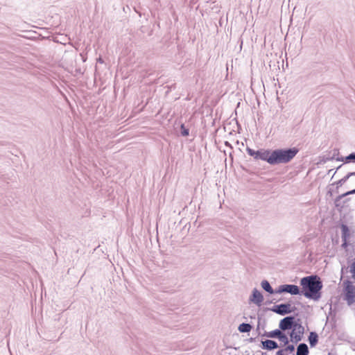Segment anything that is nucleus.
<instances>
[{"label":"nucleus","mask_w":355,"mask_h":355,"mask_svg":"<svg viewBox=\"0 0 355 355\" xmlns=\"http://www.w3.org/2000/svg\"><path fill=\"white\" fill-rule=\"evenodd\" d=\"M180 134L183 137H187L189 135V129L184 123H182L180 125Z\"/></svg>","instance_id":"obj_22"},{"label":"nucleus","mask_w":355,"mask_h":355,"mask_svg":"<svg viewBox=\"0 0 355 355\" xmlns=\"http://www.w3.org/2000/svg\"><path fill=\"white\" fill-rule=\"evenodd\" d=\"M250 301L257 306H260L263 301V296L259 290L254 288L250 296Z\"/></svg>","instance_id":"obj_10"},{"label":"nucleus","mask_w":355,"mask_h":355,"mask_svg":"<svg viewBox=\"0 0 355 355\" xmlns=\"http://www.w3.org/2000/svg\"><path fill=\"white\" fill-rule=\"evenodd\" d=\"M256 331L258 332V336H261V333L260 332V327H259V323L258 324L257 328H256Z\"/></svg>","instance_id":"obj_27"},{"label":"nucleus","mask_w":355,"mask_h":355,"mask_svg":"<svg viewBox=\"0 0 355 355\" xmlns=\"http://www.w3.org/2000/svg\"><path fill=\"white\" fill-rule=\"evenodd\" d=\"M344 300L349 306L355 302V286L349 279L343 282Z\"/></svg>","instance_id":"obj_3"},{"label":"nucleus","mask_w":355,"mask_h":355,"mask_svg":"<svg viewBox=\"0 0 355 355\" xmlns=\"http://www.w3.org/2000/svg\"><path fill=\"white\" fill-rule=\"evenodd\" d=\"M304 333V327L301 324V328L297 329L296 332V335L292 337V343L294 344L298 343L303 338V335Z\"/></svg>","instance_id":"obj_14"},{"label":"nucleus","mask_w":355,"mask_h":355,"mask_svg":"<svg viewBox=\"0 0 355 355\" xmlns=\"http://www.w3.org/2000/svg\"><path fill=\"white\" fill-rule=\"evenodd\" d=\"M327 194L329 195L330 196H332V191L331 190L328 191Z\"/></svg>","instance_id":"obj_35"},{"label":"nucleus","mask_w":355,"mask_h":355,"mask_svg":"<svg viewBox=\"0 0 355 355\" xmlns=\"http://www.w3.org/2000/svg\"><path fill=\"white\" fill-rule=\"evenodd\" d=\"M301 328V323L298 324L297 325H296V327H294L293 328H292L291 330V331L288 333L289 334V336H290V340L292 342V337L295 336L296 335V332L297 331V329H300Z\"/></svg>","instance_id":"obj_23"},{"label":"nucleus","mask_w":355,"mask_h":355,"mask_svg":"<svg viewBox=\"0 0 355 355\" xmlns=\"http://www.w3.org/2000/svg\"><path fill=\"white\" fill-rule=\"evenodd\" d=\"M284 332L285 331L280 330L277 339L280 342L283 343L284 345H286L291 340L288 339L287 335Z\"/></svg>","instance_id":"obj_20"},{"label":"nucleus","mask_w":355,"mask_h":355,"mask_svg":"<svg viewBox=\"0 0 355 355\" xmlns=\"http://www.w3.org/2000/svg\"><path fill=\"white\" fill-rule=\"evenodd\" d=\"M298 152L299 149L296 147L270 150L269 164L270 165H277L288 163L296 156Z\"/></svg>","instance_id":"obj_2"},{"label":"nucleus","mask_w":355,"mask_h":355,"mask_svg":"<svg viewBox=\"0 0 355 355\" xmlns=\"http://www.w3.org/2000/svg\"><path fill=\"white\" fill-rule=\"evenodd\" d=\"M300 284L302 288H300L299 295H304L314 301H318L321 298L323 284L319 276L312 275L304 277L300 279Z\"/></svg>","instance_id":"obj_1"},{"label":"nucleus","mask_w":355,"mask_h":355,"mask_svg":"<svg viewBox=\"0 0 355 355\" xmlns=\"http://www.w3.org/2000/svg\"><path fill=\"white\" fill-rule=\"evenodd\" d=\"M339 196H337L334 200V205L338 209H343L347 204L350 201V198H338Z\"/></svg>","instance_id":"obj_12"},{"label":"nucleus","mask_w":355,"mask_h":355,"mask_svg":"<svg viewBox=\"0 0 355 355\" xmlns=\"http://www.w3.org/2000/svg\"><path fill=\"white\" fill-rule=\"evenodd\" d=\"M246 151L250 156L253 157L255 159H261L262 161L267 162L269 164L270 150L260 149L255 150L247 147Z\"/></svg>","instance_id":"obj_6"},{"label":"nucleus","mask_w":355,"mask_h":355,"mask_svg":"<svg viewBox=\"0 0 355 355\" xmlns=\"http://www.w3.org/2000/svg\"><path fill=\"white\" fill-rule=\"evenodd\" d=\"M275 292L278 294L286 293L292 295H297L300 294V287L295 284H282L275 289Z\"/></svg>","instance_id":"obj_7"},{"label":"nucleus","mask_w":355,"mask_h":355,"mask_svg":"<svg viewBox=\"0 0 355 355\" xmlns=\"http://www.w3.org/2000/svg\"><path fill=\"white\" fill-rule=\"evenodd\" d=\"M311 347H315L318 343V335L315 331H311L308 337Z\"/></svg>","instance_id":"obj_16"},{"label":"nucleus","mask_w":355,"mask_h":355,"mask_svg":"<svg viewBox=\"0 0 355 355\" xmlns=\"http://www.w3.org/2000/svg\"><path fill=\"white\" fill-rule=\"evenodd\" d=\"M349 176L347 174L345 177L339 180L338 181L336 182L334 184H336V192H338V188L341 186H343L349 179Z\"/></svg>","instance_id":"obj_21"},{"label":"nucleus","mask_w":355,"mask_h":355,"mask_svg":"<svg viewBox=\"0 0 355 355\" xmlns=\"http://www.w3.org/2000/svg\"><path fill=\"white\" fill-rule=\"evenodd\" d=\"M268 309L278 315H285L295 312L297 308L295 306H292L290 302H287L274 305Z\"/></svg>","instance_id":"obj_4"},{"label":"nucleus","mask_w":355,"mask_h":355,"mask_svg":"<svg viewBox=\"0 0 355 355\" xmlns=\"http://www.w3.org/2000/svg\"><path fill=\"white\" fill-rule=\"evenodd\" d=\"M352 277L355 282V272L352 273Z\"/></svg>","instance_id":"obj_34"},{"label":"nucleus","mask_w":355,"mask_h":355,"mask_svg":"<svg viewBox=\"0 0 355 355\" xmlns=\"http://www.w3.org/2000/svg\"><path fill=\"white\" fill-rule=\"evenodd\" d=\"M252 328L253 327L252 324L243 322L239 325L238 330L240 333H249Z\"/></svg>","instance_id":"obj_18"},{"label":"nucleus","mask_w":355,"mask_h":355,"mask_svg":"<svg viewBox=\"0 0 355 355\" xmlns=\"http://www.w3.org/2000/svg\"><path fill=\"white\" fill-rule=\"evenodd\" d=\"M337 157H339V149L334 148L332 151L326 152L325 154L320 156V161L318 164H325L328 161L333 160L334 159L336 160Z\"/></svg>","instance_id":"obj_8"},{"label":"nucleus","mask_w":355,"mask_h":355,"mask_svg":"<svg viewBox=\"0 0 355 355\" xmlns=\"http://www.w3.org/2000/svg\"><path fill=\"white\" fill-rule=\"evenodd\" d=\"M279 329H276L275 330L270 331H265L263 334H261V337H267L270 338H278L279 334Z\"/></svg>","instance_id":"obj_19"},{"label":"nucleus","mask_w":355,"mask_h":355,"mask_svg":"<svg viewBox=\"0 0 355 355\" xmlns=\"http://www.w3.org/2000/svg\"><path fill=\"white\" fill-rule=\"evenodd\" d=\"M225 145L227 146H231V144L228 141H225Z\"/></svg>","instance_id":"obj_33"},{"label":"nucleus","mask_w":355,"mask_h":355,"mask_svg":"<svg viewBox=\"0 0 355 355\" xmlns=\"http://www.w3.org/2000/svg\"><path fill=\"white\" fill-rule=\"evenodd\" d=\"M286 347L284 349H282V350H284V352H288V353H293L295 351V345L293 344H288L285 345Z\"/></svg>","instance_id":"obj_24"},{"label":"nucleus","mask_w":355,"mask_h":355,"mask_svg":"<svg viewBox=\"0 0 355 355\" xmlns=\"http://www.w3.org/2000/svg\"><path fill=\"white\" fill-rule=\"evenodd\" d=\"M272 302V301H268L266 302V304H271Z\"/></svg>","instance_id":"obj_37"},{"label":"nucleus","mask_w":355,"mask_h":355,"mask_svg":"<svg viewBox=\"0 0 355 355\" xmlns=\"http://www.w3.org/2000/svg\"><path fill=\"white\" fill-rule=\"evenodd\" d=\"M256 340V338H250L248 340L250 342V343H253Z\"/></svg>","instance_id":"obj_31"},{"label":"nucleus","mask_w":355,"mask_h":355,"mask_svg":"<svg viewBox=\"0 0 355 355\" xmlns=\"http://www.w3.org/2000/svg\"><path fill=\"white\" fill-rule=\"evenodd\" d=\"M261 347L268 351L274 350L279 347V345L276 341L270 339L261 340Z\"/></svg>","instance_id":"obj_11"},{"label":"nucleus","mask_w":355,"mask_h":355,"mask_svg":"<svg viewBox=\"0 0 355 355\" xmlns=\"http://www.w3.org/2000/svg\"><path fill=\"white\" fill-rule=\"evenodd\" d=\"M349 178L352 177V176H355V172H349L347 173Z\"/></svg>","instance_id":"obj_29"},{"label":"nucleus","mask_w":355,"mask_h":355,"mask_svg":"<svg viewBox=\"0 0 355 355\" xmlns=\"http://www.w3.org/2000/svg\"><path fill=\"white\" fill-rule=\"evenodd\" d=\"M343 166V164H340L339 166H338V167H337V168H336V170L334 171V173L333 175H334L336 174V171H337L338 170H339L340 168H341ZM333 177H334V176H332V178H333Z\"/></svg>","instance_id":"obj_28"},{"label":"nucleus","mask_w":355,"mask_h":355,"mask_svg":"<svg viewBox=\"0 0 355 355\" xmlns=\"http://www.w3.org/2000/svg\"><path fill=\"white\" fill-rule=\"evenodd\" d=\"M261 288L266 291L267 293L270 294H276L275 292V290H274L272 286H270V282L268 280H263L261 283Z\"/></svg>","instance_id":"obj_17"},{"label":"nucleus","mask_w":355,"mask_h":355,"mask_svg":"<svg viewBox=\"0 0 355 355\" xmlns=\"http://www.w3.org/2000/svg\"><path fill=\"white\" fill-rule=\"evenodd\" d=\"M336 161L343 162L345 164L354 162L355 163V152L349 154L346 157H337Z\"/></svg>","instance_id":"obj_15"},{"label":"nucleus","mask_w":355,"mask_h":355,"mask_svg":"<svg viewBox=\"0 0 355 355\" xmlns=\"http://www.w3.org/2000/svg\"><path fill=\"white\" fill-rule=\"evenodd\" d=\"M349 272L351 273L355 272V257L354 258L352 263L349 266Z\"/></svg>","instance_id":"obj_26"},{"label":"nucleus","mask_w":355,"mask_h":355,"mask_svg":"<svg viewBox=\"0 0 355 355\" xmlns=\"http://www.w3.org/2000/svg\"><path fill=\"white\" fill-rule=\"evenodd\" d=\"M332 171H333V169H330V170L328 171V174L332 173Z\"/></svg>","instance_id":"obj_36"},{"label":"nucleus","mask_w":355,"mask_h":355,"mask_svg":"<svg viewBox=\"0 0 355 355\" xmlns=\"http://www.w3.org/2000/svg\"><path fill=\"white\" fill-rule=\"evenodd\" d=\"M352 194H355V189H352V190H350V191H348L341 195H339V198H344L349 195H352Z\"/></svg>","instance_id":"obj_25"},{"label":"nucleus","mask_w":355,"mask_h":355,"mask_svg":"<svg viewBox=\"0 0 355 355\" xmlns=\"http://www.w3.org/2000/svg\"><path fill=\"white\" fill-rule=\"evenodd\" d=\"M300 323V319L296 320L294 315H288L279 321V329L284 331H288Z\"/></svg>","instance_id":"obj_5"},{"label":"nucleus","mask_w":355,"mask_h":355,"mask_svg":"<svg viewBox=\"0 0 355 355\" xmlns=\"http://www.w3.org/2000/svg\"><path fill=\"white\" fill-rule=\"evenodd\" d=\"M345 270H347V268L345 267V266H343L342 268H341V273L342 274L344 272Z\"/></svg>","instance_id":"obj_32"},{"label":"nucleus","mask_w":355,"mask_h":355,"mask_svg":"<svg viewBox=\"0 0 355 355\" xmlns=\"http://www.w3.org/2000/svg\"><path fill=\"white\" fill-rule=\"evenodd\" d=\"M97 62H99V63H103V60L101 57H99L98 58H97Z\"/></svg>","instance_id":"obj_30"},{"label":"nucleus","mask_w":355,"mask_h":355,"mask_svg":"<svg viewBox=\"0 0 355 355\" xmlns=\"http://www.w3.org/2000/svg\"><path fill=\"white\" fill-rule=\"evenodd\" d=\"M340 229H341V233H342L341 237H342V241H343L341 247L346 249L349 245V242H348V239L350 236V230H349L348 225L345 223H342L340 225Z\"/></svg>","instance_id":"obj_9"},{"label":"nucleus","mask_w":355,"mask_h":355,"mask_svg":"<svg viewBox=\"0 0 355 355\" xmlns=\"http://www.w3.org/2000/svg\"><path fill=\"white\" fill-rule=\"evenodd\" d=\"M309 349L306 343H302L297 346L296 355H309Z\"/></svg>","instance_id":"obj_13"}]
</instances>
